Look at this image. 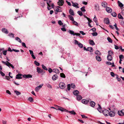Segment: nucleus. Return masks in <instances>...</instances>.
I'll return each instance as SVG.
<instances>
[{"instance_id": "13", "label": "nucleus", "mask_w": 124, "mask_h": 124, "mask_svg": "<svg viewBox=\"0 0 124 124\" xmlns=\"http://www.w3.org/2000/svg\"><path fill=\"white\" fill-rule=\"evenodd\" d=\"M43 70L41 69L39 67H37V71L38 73H40L43 72Z\"/></svg>"}, {"instance_id": "29", "label": "nucleus", "mask_w": 124, "mask_h": 124, "mask_svg": "<svg viewBox=\"0 0 124 124\" xmlns=\"http://www.w3.org/2000/svg\"><path fill=\"white\" fill-rule=\"evenodd\" d=\"M82 98V96L80 95H78L77 96V99L78 101L80 100Z\"/></svg>"}, {"instance_id": "22", "label": "nucleus", "mask_w": 124, "mask_h": 124, "mask_svg": "<svg viewBox=\"0 0 124 124\" xmlns=\"http://www.w3.org/2000/svg\"><path fill=\"white\" fill-rule=\"evenodd\" d=\"M90 105L92 107H94L95 105V103L93 101H91L90 103Z\"/></svg>"}, {"instance_id": "8", "label": "nucleus", "mask_w": 124, "mask_h": 124, "mask_svg": "<svg viewBox=\"0 0 124 124\" xmlns=\"http://www.w3.org/2000/svg\"><path fill=\"white\" fill-rule=\"evenodd\" d=\"M124 110H122L120 111H118V114L120 116H123L124 115Z\"/></svg>"}, {"instance_id": "27", "label": "nucleus", "mask_w": 124, "mask_h": 124, "mask_svg": "<svg viewBox=\"0 0 124 124\" xmlns=\"http://www.w3.org/2000/svg\"><path fill=\"white\" fill-rule=\"evenodd\" d=\"M69 12L70 14L71 15L74 16V15L73 11L71 9H70Z\"/></svg>"}, {"instance_id": "30", "label": "nucleus", "mask_w": 124, "mask_h": 124, "mask_svg": "<svg viewBox=\"0 0 124 124\" xmlns=\"http://www.w3.org/2000/svg\"><path fill=\"white\" fill-rule=\"evenodd\" d=\"M69 112V113H70V114H71L72 115H76V113L74 112V110H72L71 111H69L68 110V112Z\"/></svg>"}, {"instance_id": "49", "label": "nucleus", "mask_w": 124, "mask_h": 124, "mask_svg": "<svg viewBox=\"0 0 124 124\" xmlns=\"http://www.w3.org/2000/svg\"><path fill=\"white\" fill-rule=\"evenodd\" d=\"M78 46L81 48H82L83 47V46L81 43H79V44H78Z\"/></svg>"}, {"instance_id": "3", "label": "nucleus", "mask_w": 124, "mask_h": 124, "mask_svg": "<svg viewBox=\"0 0 124 124\" xmlns=\"http://www.w3.org/2000/svg\"><path fill=\"white\" fill-rule=\"evenodd\" d=\"M72 35H76L77 36H79L80 35V34L78 33H75L72 30H69L68 31Z\"/></svg>"}, {"instance_id": "42", "label": "nucleus", "mask_w": 124, "mask_h": 124, "mask_svg": "<svg viewBox=\"0 0 124 124\" xmlns=\"http://www.w3.org/2000/svg\"><path fill=\"white\" fill-rule=\"evenodd\" d=\"M111 15L114 17H116V14L115 12H114L112 13Z\"/></svg>"}, {"instance_id": "19", "label": "nucleus", "mask_w": 124, "mask_h": 124, "mask_svg": "<svg viewBox=\"0 0 124 124\" xmlns=\"http://www.w3.org/2000/svg\"><path fill=\"white\" fill-rule=\"evenodd\" d=\"M79 93V92L77 90H74L73 92V93L75 95H77Z\"/></svg>"}, {"instance_id": "23", "label": "nucleus", "mask_w": 124, "mask_h": 124, "mask_svg": "<svg viewBox=\"0 0 124 124\" xmlns=\"http://www.w3.org/2000/svg\"><path fill=\"white\" fill-rule=\"evenodd\" d=\"M53 71L56 73H58L59 72V71L58 69H54L53 70Z\"/></svg>"}, {"instance_id": "32", "label": "nucleus", "mask_w": 124, "mask_h": 124, "mask_svg": "<svg viewBox=\"0 0 124 124\" xmlns=\"http://www.w3.org/2000/svg\"><path fill=\"white\" fill-rule=\"evenodd\" d=\"M95 9L97 11H98L99 10V6L98 4L95 5Z\"/></svg>"}, {"instance_id": "38", "label": "nucleus", "mask_w": 124, "mask_h": 124, "mask_svg": "<svg viewBox=\"0 0 124 124\" xmlns=\"http://www.w3.org/2000/svg\"><path fill=\"white\" fill-rule=\"evenodd\" d=\"M118 18L121 19H123V18L120 14H119L118 15Z\"/></svg>"}, {"instance_id": "28", "label": "nucleus", "mask_w": 124, "mask_h": 124, "mask_svg": "<svg viewBox=\"0 0 124 124\" xmlns=\"http://www.w3.org/2000/svg\"><path fill=\"white\" fill-rule=\"evenodd\" d=\"M87 51H89L90 52H92L93 51V49L91 47H89L87 48Z\"/></svg>"}, {"instance_id": "16", "label": "nucleus", "mask_w": 124, "mask_h": 124, "mask_svg": "<svg viewBox=\"0 0 124 124\" xmlns=\"http://www.w3.org/2000/svg\"><path fill=\"white\" fill-rule=\"evenodd\" d=\"M22 75L21 74H19L16 75V78L17 79H21L22 78V77H21Z\"/></svg>"}, {"instance_id": "33", "label": "nucleus", "mask_w": 124, "mask_h": 124, "mask_svg": "<svg viewBox=\"0 0 124 124\" xmlns=\"http://www.w3.org/2000/svg\"><path fill=\"white\" fill-rule=\"evenodd\" d=\"M15 39L18 41L20 43H22V41L18 37H16Z\"/></svg>"}, {"instance_id": "26", "label": "nucleus", "mask_w": 124, "mask_h": 124, "mask_svg": "<svg viewBox=\"0 0 124 124\" xmlns=\"http://www.w3.org/2000/svg\"><path fill=\"white\" fill-rule=\"evenodd\" d=\"M107 3L106 2H103L101 3L102 6L104 8H105L107 6Z\"/></svg>"}, {"instance_id": "40", "label": "nucleus", "mask_w": 124, "mask_h": 124, "mask_svg": "<svg viewBox=\"0 0 124 124\" xmlns=\"http://www.w3.org/2000/svg\"><path fill=\"white\" fill-rule=\"evenodd\" d=\"M47 9L48 10H50V9H51V8H50L51 6L50 5V4L49 3L48 4V3H47Z\"/></svg>"}, {"instance_id": "61", "label": "nucleus", "mask_w": 124, "mask_h": 124, "mask_svg": "<svg viewBox=\"0 0 124 124\" xmlns=\"http://www.w3.org/2000/svg\"><path fill=\"white\" fill-rule=\"evenodd\" d=\"M81 116L82 118H87V117L86 116H85L84 115H81Z\"/></svg>"}, {"instance_id": "51", "label": "nucleus", "mask_w": 124, "mask_h": 124, "mask_svg": "<svg viewBox=\"0 0 124 124\" xmlns=\"http://www.w3.org/2000/svg\"><path fill=\"white\" fill-rule=\"evenodd\" d=\"M46 85L47 86L48 88H52V86L51 85L49 84H46Z\"/></svg>"}, {"instance_id": "64", "label": "nucleus", "mask_w": 124, "mask_h": 124, "mask_svg": "<svg viewBox=\"0 0 124 124\" xmlns=\"http://www.w3.org/2000/svg\"><path fill=\"white\" fill-rule=\"evenodd\" d=\"M2 122L3 124H7V121H6L2 120Z\"/></svg>"}, {"instance_id": "59", "label": "nucleus", "mask_w": 124, "mask_h": 124, "mask_svg": "<svg viewBox=\"0 0 124 124\" xmlns=\"http://www.w3.org/2000/svg\"><path fill=\"white\" fill-rule=\"evenodd\" d=\"M66 2L67 3V4H68L70 6H71V3H70V2L68 1L67 0H66Z\"/></svg>"}, {"instance_id": "12", "label": "nucleus", "mask_w": 124, "mask_h": 124, "mask_svg": "<svg viewBox=\"0 0 124 124\" xmlns=\"http://www.w3.org/2000/svg\"><path fill=\"white\" fill-rule=\"evenodd\" d=\"M58 78V77L57 74H55L54 75L52 78V80L54 81L57 79Z\"/></svg>"}, {"instance_id": "9", "label": "nucleus", "mask_w": 124, "mask_h": 124, "mask_svg": "<svg viewBox=\"0 0 124 124\" xmlns=\"http://www.w3.org/2000/svg\"><path fill=\"white\" fill-rule=\"evenodd\" d=\"M104 23L107 24H108L110 23L109 21L108 18H105L104 20Z\"/></svg>"}, {"instance_id": "36", "label": "nucleus", "mask_w": 124, "mask_h": 124, "mask_svg": "<svg viewBox=\"0 0 124 124\" xmlns=\"http://www.w3.org/2000/svg\"><path fill=\"white\" fill-rule=\"evenodd\" d=\"M60 76L61 77L63 78H65L66 76L63 73H61L60 74Z\"/></svg>"}, {"instance_id": "17", "label": "nucleus", "mask_w": 124, "mask_h": 124, "mask_svg": "<svg viewBox=\"0 0 124 124\" xmlns=\"http://www.w3.org/2000/svg\"><path fill=\"white\" fill-rule=\"evenodd\" d=\"M89 100H88L87 101L85 99H83L82 100V102L83 103L85 104H87L88 102H89Z\"/></svg>"}, {"instance_id": "63", "label": "nucleus", "mask_w": 124, "mask_h": 124, "mask_svg": "<svg viewBox=\"0 0 124 124\" xmlns=\"http://www.w3.org/2000/svg\"><path fill=\"white\" fill-rule=\"evenodd\" d=\"M53 70L52 69L50 68H49V69L48 70V71L50 73H51L53 71Z\"/></svg>"}, {"instance_id": "60", "label": "nucleus", "mask_w": 124, "mask_h": 124, "mask_svg": "<svg viewBox=\"0 0 124 124\" xmlns=\"http://www.w3.org/2000/svg\"><path fill=\"white\" fill-rule=\"evenodd\" d=\"M22 46L24 47H26L25 44L23 42L22 43Z\"/></svg>"}, {"instance_id": "55", "label": "nucleus", "mask_w": 124, "mask_h": 124, "mask_svg": "<svg viewBox=\"0 0 124 124\" xmlns=\"http://www.w3.org/2000/svg\"><path fill=\"white\" fill-rule=\"evenodd\" d=\"M0 73L2 76H4L5 75V74L1 71H0Z\"/></svg>"}, {"instance_id": "18", "label": "nucleus", "mask_w": 124, "mask_h": 124, "mask_svg": "<svg viewBox=\"0 0 124 124\" xmlns=\"http://www.w3.org/2000/svg\"><path fill=\"white\" fill-rule=\"evenodd\" d=\"M117 3L118 4L119 6L121 7V8L122 9V8H121L123 7L124 6V5L122 4L121 2H120L119 1H118L117 2Z\"/></svg>"}, {"instance_id": "41", "label": "nucleus", "mask_w": 124, "mask_h": 124, "mask_svg": "<svg viewBox=\"0 0 124 124\" xmlns=\"http://www.w3.org/2000/svg\"><path fill=\"white\" fill-rule=\"evenodd\" d=\"M34 64L37 66H39L40 65L39 63L36 61H34Z\"/></svg>"}, {"instance_id": "14", "label": "nucleus", "mask_w": 124, "mask_h": 124, "mask_svg": "<svg viewBox=\"0 0 124 124\" xmlns=\"http://www.w3.org/2000/svg\"><path fill=\"white\" fill-rule=\"evenodd\" d=\"M108 115L110 116H114L115 115V113L112 111H111L110 112H109Z\"/></svg>"}, {"instance_id": "11", "label": "nucleus", "mask_w": 124, "mask_h": 124, "mask_svg": "<svg viewBox=\"0 0 124 124\" xmlns=\"http://www.w3.org/2000/svg\"><path fill=\"white\" fill-rule=\"evenodd\" d=\"M1 31L2 32L5 34H7L8 33V30L5 28H2Z\"/></svg>"}, {"instance_id": "47", "label": "nucleus", "mask_w": 124, "mask_h": 124, "mask_svg": "<svg viewBox=\"0 0 124 124\" xmlns=\"http://www.w3.org/2000/svg\"><path fill=\"white\" fill-rule=\"evenodd\" d=\"M42 68L44 70H47V69L46 67L43 64H42Z\"/></svg>"}, {"instance_id": "43", "label": "nucleus", "mask_w": 124, "mask_h": 124, "mask_svg": "<svg viewBox=\"0 0 124 124\" xmlns=\"http://www.w3.org/2000/svg\"><path fill=\"white\" fill-rule=\"evenodd\" d=\"M78 13L80 16H82L83 15V13L82 12L80 11H78Z\"/></svg>"}, {"instance_id": "45", "label": "nucleus", "mask_w": 124, "mask_h": 124, "mask_svg": "<svg viewBox=\"0 0 124 124\" xmlns=\"http://www.w3.org/2000/svg\"><path fill=\"white\" fill-rule=\"evenodd\" d=\"M28 100L30 102H31L33 101V98L32 97H29L28 98Z\"/></svg>"}, {"instance_id": "52", "label": "nucleus", "mask_w": 124, "mask_h": 124, "mask_svg": "<svg viewBox=\"0 0 124 124\" xmlns=\"http://www.w3.org/2000/svg\"><path fill=\"white\" fill-rule=\"evenodd\" d=\"M93 20L96 23V22H97V20L96 17L95 16V15L93 19Z\"/></svg>"}, {"instance_id": "53", "label": "nucleus", "mask_w": 124, "mask_h": 124, "mask_svg": "<svg viewBox=\"0 0 124 124\" xmlns=\"http://www.w3.org/2000/svg\"><path fill=\"white\" fill-rule=\"evenodd\" d=\"M92 34L93 36H96L98 35V34L96 32L92 33Z\"/></svg>"}, {"instance_id": "21", "label": "nucleus", "mask_w": 124, "mask_h": 124, "mask_svg": "<svg viewBox=\"0 0 124 124\" xmlns=\"http://www.w3.org/2000/svg\"><path fill=\"white\" fill-rule=\"evenodd\" d=\"M96 59L97 61L99 62H100L101 60V58L98 55H97L96 56Z\"/></svg>"}, {"instance_id": "24", "label": "nucleus", "mask_w": 124, "mask_h": 124, "mask_svg": "<svg viewBox=\"0 0 124 124\" xmlns=\"http://www.w3.org/2000/svg\"><path fill=\"white\" fill-rule=\"evenodd\" d=\"M72 3V6L74 7H77V8H78L79 7L78 6V3H76V4L77 5H76L75 3H73V2H71Z\"/></svg>"}, {"instance_id": "5", "label": "nucleus", "mask_w": 124, "mask_h": 124, "mask_svg": "<svg viewBox=\"0 0 124 124\" xmlns=\"http://www.w3.org/2000/svg\"><path fill=\"white\" fill-rule=\"evenodd\" d=\"M102 112L105 116H108V115L109 114V111L107 109H105L103 110Z\"/></svg>"}, {"instance_id": "56", "label": "nucleus", "mask_w": 124, "mask_h": 124, "mask_svg": "<svg viewBox=\"0 0 124 124\" xmlns=\"http://www.w3.org/2000/svg\"><path fill=\"white\" fill-rule=\"evenodd\" d=\"M119 59H123L124 58L123 55L122 54L120 55L119 56Z\"/></svg>"}, {"instance_id": "44", "label": "nucleus", "mask_w": 124, "mask_h": 124, "mask_svg": "<svg viewBox=\"0 0 124 124\" xmlns=\"http://www.w3.org/2000/svg\"><path fill=\"white\" fill-rule=\"evenodd\" d=\"M7 51V50H4L2 52V53L4 55H6Z\"/></svg>"}, {"instance_id": "37", "label": "nucleus", "mask_w": 124, "mask_h": 124, "mask_svg": "<svg viewBox=\"0 0 124 124\" xmlns=\"http://www.w3.org/2000/svg\"><path fill=\"white\" fill-rule=\"evenodd\" d=\"M14 92L17 95H18L21 94V93L20 92L17 90L15 91Z\"/></svg>"}, {"instance_id": "58", "label": "nucleus", "mask_w": 124, "mask_h": 124, "mask_svg": "<svg viewBox=\"0 0 124 124\" xmlns=\"http://www.w3.org/2000/svg\"><path fill=\"white\" fill-rule=\"evenodd\" d=\"M8 35L10 36H12L13 38L14 37V34L12 33H9Z\"/></svg>"}, {"instance_id": "1", "label": "nucleus", "mask_w": 124, "mask_h": 124, "mask_svg": "<svg viewBox=\"0 0 124 124\" xmlns=\"http://www.w3.org/2000/svg\"><path fill=\"white\" fill-rule=\"evenodd\" d=\"M55 108H57V109H56V110H59L62 112H68V110L65 109H64L61 107L58 106L57 105H55Z\"/></svg>"}, {"instance_id": "48", "label": "nucleus", "mask_w": 124, "mask_h": 124, "mask_svg": "<svg viewBox=\"0 0 124 124\" xmlns=\"http://www.w3.org/2000/svg\"><path fill=\"white\" fill-rule=\"evenodd\" d=\"M81 10L83 12H84L85 11V7H83L81 8Z\"/></svg>"}, {"instance_id": "62", "label": "nucleus", "mask_w": 124, "mask_h": 124, "mask_svg": "<svg viewBox=\"0 0 124 124\" xmlns=\"http://www.w3.org/2000/svg\"><path fill=\"white\" fill-rule=\"evenodd\" d=\"M110 75L112 77H114L115 76V74L113 72H111L110 73Z\"/></svg>"}, {"instance_id": "34", "label": "nucleus", "mask_w": 124, "mask_h": 124, "mask_svg": "<svg viewBox=\"0 0 124 124\" xmlns=\"http://www.w3.org/2000/svg\"><path fill=\"white\" fill-rule=\"evenodd\" d=\"M108 55L111 56L113 54V52L112 51H109L108 52Z\"/></svg>"}, {"instance_id": "6", "label": "nucleus", "mask_w": 124, "mask_h": 124, "mask_svg": "<svg viewBox=\"0 0 124 124\" xmlns=\"http://www.w3.org/2000/svg\"><path fill=\"white\" fill-rule=\"evenodd\" d=\"M43 85V84H42L40 85L39 86L36 87L35 88V90L37 92H38L39 90L42 87Z\"/></svg>"}, {"instance_id": "20", "label": "nucleus", "mask_w": 124, "mask_h": 124, "mask_svg": "<svg viewBox=\"0 0 124 124\" xmlns=\"http://www.w3.org/2000/svg\"><path fill=\"white\" fill-rule=\"evenodd\" d=\"M107 59L108 61H110L112 60V57L111 56L108 55L107 56Z\"/></svg>"}, {"instance_id": "7", "label": "nucleus", "mask_w": 124, "mask_h": 124, "mask_svg": "<svg viewBox=\"0 0 124 124\" xmlns=\"http://www.w3.org/2000/svg\"><path fill=\"white\" fill-rule=\"evenodd\" d=\"M64 3L63 0H59V1L57 2L58 5L60 6H62Z\"/></svg>"}, {"instance_id": "39", "label": "nucleus", "mask_w": 124, "mask_h": 124, "mask_svg": "<svg viewBox=\"0 0 124 124\" xmlns=\"http://www.w3.org/2000/svg\"><path fill=\"white\" fill-rule=\"evenodd\" d=\"M95 53L96 54H98L99 55H100L101 54V53L99 51L97 50L95 51Z\"/></svg>"}, {"instance_id": "54", "label": "nucleus", "mask_w": 124, "mask_h": 124, "mask_svg": "<svg viewBox=\"0 0 124 124\" xmlns=\"http://www.w3.org/2000/svg\"><path fill=\"white\" fill-rule=\"evenodd\" d=\"M58 23L60 25H63V23L61 20H59L58 22Z\"/></svg>"}, {"instance_id": "50", "label": "nucleus", "mask_w": 124, "mask_h": 124, "mask_svg": "<svg viewBox=\"0 0 124 124\" xmlns=\"http://www.w3.org/2000/svg\"><path fill=\"white\" fill-rule=\"evenodd\" d=\"M70 84H68L67 85V89L69 91L70 90Z\"/></svg>"}, {"instance_id": "35", "label": "nucleus", "mask_w": 124, "mask_h": 124, "mask_svg": "<svg viewBox=\"0 0 124 124\" xmlns=\"http://www.w3.org/2000/svg\"><path fill=\"white\" fill-rule=\"evenodd\" d=\"M107 39L109 42L111 43L112 42V40L109 37H108L107 38Z\"/></svg>"}, {"instance_id": "15", "label": "nucleus", "mask_w": 124, "mask_h": 124, "mask_svg": "<svg viewBox=\"0 0 124 124\" xmlns=\"http://www.w3.org/2000/svg\"><path fill=\"white\" fill-rule=\"evenodd\" d=\"M106 9L108 13H111L112 11L111 8L109 7H107Z\"/></svg>"}, {"instance_id": "10", "label": "nucleus", "mask_w": 124, "mask_h": 124, "mask_svg": "<svg viewBox=\"0 0 124 124\" xmlns=\"http://www.w3.org/2000/svg\"><path fill=\"white\" fill-rule=\"evenodd\" d=\"M23 77L24 78H31L32 77V76L31 75L29 74L28 75H24Z\"/></svg>"}, {"instance_id": "57", "label": "nucleus", "mask_w": 124, "mask_h": 124, "mask_svg": "<svg viewBox=\"0 0 124 124\" xmlns=\"http://www.w3.org/2000/svg\"><path fill=\"white\" fill-rule=\"evenodd\" d=\"M70 86L71 88H72L73 89H74L75 87V85L74 84H71Z\"/></svg>"}, {"instance_id": "46", "label": "nucleus", "mask_w": 124, "mask_h": 124, "mask_svg": "<svg viewBox=\"0 0 124 124\" xmlns=\"http://www.w3.org/2000/svg\"><path fill=\"white\" fill-rule=\"evenodd\" d=\"M72 23L74 25L77 26H78V23L75 21L74 20L73 22H72Z\"/></svg>"}, {"instance_id": "4", "label": "nucleus", "mask_w": 124, "mask_h": 124, "mask_svg": "<svg viewBox=\"0 0 124 124\" xmlns=\"http://www.w3.org/2000/svg\"><path fill=\"white\" fill-rule=\"evenodd\" d=\"M59 86L61 89H63L65 87V83L63 82H61L59 84Z\"/></svg>"}, {"instance_id": "2", "label": "nucleus", "mask_w": 124, "mask_h": 124, "mask_svg": "<svg viewBox=\"0 0 124 124\" xmlns=\"http://www.w3.org/2000/svg\"><path fill=\"white\" fill-rule=\"evenodd\" d=\"M2 62L3 64L6 65L7 66L10 67V66L11 67V68L13 69H14V67L11 64L10 62L8 61H6V62H4L3 61H1Z\"/></svg>"}, {"instance_id": "31", "label": "nucleus", "mask_w": 124, "mask_h": 124, "mask_svg": "<svg viewBox=\"0 0 124 124\" xmlns=\"http://www.w3.org/2000/svg\"><path fill=\"white\" fill-rule=\"evenodd\" d=\"M68 17L70 19L71 21H72V22L74 21V18L73 17L70 15H69L68 16Z\"/></svg>"}, {"instance_id": "25", "label": "nucleus", "mask_w": 124, "mask_h": 124, "mask_svg": "<svg viewBox=\"0 0 124 124\" xmlns=\"http://www.w3.org/2000/svg\"><path fill=\"white\" fill-rule=\"evenodd\" d=\"M89 41V44L90 45H95V44L93 40L90 39Z\"/></svg>"}]
</instances>
